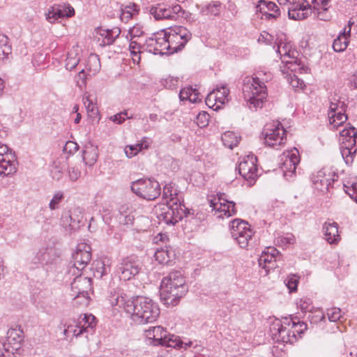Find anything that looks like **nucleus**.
I'll return each instance as SVG.
<instances>
[{"instance_id":"obj_17","label":"nucleus","mask_w":357,"mask_h":357,"mask_svg":"<svg viewBox=\"0 0 357 357\" xmlns=\"http://www.w3.org/2000/svg\"><path fill=\"white\" fill-rule=\"evenodd\" d=\"M282 162L280 165V169L283 173L284 177L289 179L294 175L296 169V165L300 162V157L298 151L296 149L294 151L288 152L287 155H284V158L281 159Z\"/></svg>"},{"instance_id":"obj_19","label":"nucleus","mask_w":357,"mask_h":357,"mask_svg":"<svg viewBox=\"0 0 357 357\" xmlns=\"http://www.w3.org/2000/svg\"><path fill=\"white\" fill-rule=\"evenodd\" d=\"M75 15L74 8L69 4H56L51 6L45 14L46 20L54 23L59 18L71 17Z\"/></svg>"},{"instance_id":"obj_27","label":"nucleus","mask_w":357,"mask_h":357,"mask_svg":"<svg viewBox=\"0 0 357 357\" xmlns=\"http://www.w3.org/2000/svg\"><path fill=\"white\" fill-rule=\"evenodd\" d=\"M58 257L56 250L50 248H42L38 250L36 255L35 259H36V262L42 264H52Z\"/></svg>"},{"instance_id":"obj_18","label":"nucleus","mask_w":357,"mask_h":357,"mask_svg":"<svg viewBox=\"0 0 357 357\" xmlns=\"http://www.w3.org/2000/svg\"><path fill=\"white\" fill-rule=\"evenodd\" d=\"M235 206V202L224 199L222 195L218 197V199L210 200V207L212 208V210L220 213L218 215L219 218H223V215L231 217L236 215L237 210Z\"/></svg>"},{"instance_id":"obj_43","label":"nucleus","mask_w":357,"mask_h":357,"mask_svg":"<svg viewBox=\"0 0 357 357\" xmlns=\"http://www.w3.org/2000/svg\"><path fill=\"white\" fill-rule=\"evenodd\" d=\"M346 112L338 111L333 114H328L329 122L333 128H337L343 124L347 120Z\"/></svg>"},{"instance_id":"obj_12","label":"nucleus","mask_w":357,"mask_h":357,"mask_svg":"<svg viewBox=\"0 0 357 357\" xmlns=\"http://www.w3.org/2000/svg\"><path fill=\"white\" fill-rule=\"evenodd\" d=\"M165 29L152 33L144 42L145 51L153 54H168Z\"/></svg>"},{"instance_id":"obj_32","label":"nucleus","mask_w":357,"mask_h":357,"mask_svg":"<svg viewBox=\"0 0 357 357\" xmlns=\"http://www.w3.org/2000/svg\"><path fill=\"white\" fill-rule=\"evenodd\" d=\"M191 344V342L183 343L178 336L171 335L167 333V338L164 340L161 346L172 347L174 349L185 348L186 349L188 347H190Z\"/></svg>"},{"instance_id":"obj_25","label":"nucleus","mask_w":357,"mask_h":357,"mask_svg":"<svg viewBox=\"0 0 357 357\" xmlns=\"http://www.w3.org/2000/svg\"><path fill=\"white\" fill-rule=\"evenodd\" d=\"M323 232L325 240L330 244H336L340 241L337 222H326L323 225Z\"/></svg>"},{"instance_id":"obj_7","label":"nucleus","mask_w":357,"mask_h":357,"mask_svg":"<svg viewBox=\"0 0 357 357\" xmlns=\"http://www.w3.org/2000/svg\"><path fill=\"white\" fill-rule=\"evenodd\" d=\"M341 154L347 164L351 163L357 151V130L349 126L340 132Z\"/></svg>"},{"instance_id":"obj_33","label":"nucleus","mask_w":357,"mask_h":357,"mask_svg":"<svg viewBox=\"0 0 357 357\" xmlns=\"http://www.w3.org/2000/svg\"><path fill=\"white\" fill-rule=\"evenodd\" d=\"M98 148L93 145L85 147L82 153V159L86 165L91 167L96 163L98 157Z\"/></svg>"},{"instance_id":"obj_20","label":"nucleus","mask_w":357,"mask_h":357,"mask_svg":"<svg viewBox=\"0 0 357 357\" xmlns=\"http://www.w3.org/2000/svg\"><path fill=\"white\" fill-rule=\"evenodd\" d=\"M82 218V209L79 207H74L62 215V225L66 229L68 228L70 231L76 230L79 228Z\"/></svg>"},{"instance_id":"obj_13","label":"nucleus","mask_w":357,"mask_h":357,"mask_svg":"<svg viewBox=\"0 0 357 357\" xmlns=\"http://www.w3.org/2000/svg\"><path fill=\"white\" fill-rule=\"evenodd\" d=\"M141 269V262L137 256L132 255L122 259L118 266L121 280H129L137 275Z\"/></svg>"},{"instance_id":"obj_10","label":"nucleus","mask_w":357,"mask_h":357,"mask_svg":"<svg viewBox=\"0 0 357 357\" xmlns=\"http://www.w3.org/2000/svg\"><path fill=\"white\" fill-rule=\"evenodd\" d=\"M190 214V210L184 204H166L160 209V212L158 213V218L167 225H174Z\"/></svg>"},{"instance_id":"obj_14","label":"nucleus","mask_w":357,"mask_h":357,"mask_svg":"<svg viewBox=\"0 0 357 357\" xmlns=\"http://www.w3.org/2000/svg\"><path fill=\"white\" fill-rule=\"evenodd\" d=\"M257 157L253 154L248 155L241 159L238 171L239 174L249 183L252 185L258 176V169L257 166Z\"/></svg>"},{"instance_id":"obj_6","label":"nucleus","mask_w":357,"mask_h":357,"mask_svg":"<svg viewBox=\"0 0 357 357\" xmlns=\"http://www.w3.org/2000/svg\"><path fill=\"white\" fill-rule=\"evenodd\" d=\"M291 318L284 317L282 320H275L270 327L271 337L275 342L293 344L297 341V337L292 333L289 323Z\"/></svg>"},{"instance_id":"obj_37","label":"nucleus","mask_w":357,"mask_h":357,"mask_svg":"<svg viewBox=\"0 0 357 357\" xmlns=\"http://www.w3.org/2000/svg\"><path fill=\"white\" fill-rule=\"evenodd\" d=\"M281 60L291 71H296L300 65V61L294 56V52H291L290 50L284 51Z\"/></svg>"},{"instance_id":"obj_28","label":"nucleus","mask_w":357,"mask_h":357,"mask_svg":"<svg viewBox=\"0 0 357 357\" xmlns=\"http://www.w3.org/2000/svg\"><path fill=\"white\" fill-rule=\"evenodd\" d=\"M353 24L349 22V30L346 31V29L341 33L337 38H335L333 43V48L335 52H342L344 51L349 44V37L350 36L351 33V25Z\"/></svg>"},{"instance_id":"obj_57","label":"nucleus","mask_w":357,"mask_h":357,"mask_svg":"<svg viewBox=\"0 0 357 357\" xmlns=\"http://www.w3.org/2000/svg\"><path fill=\"white\" fill-rule=\"evenodd\" d=\"M299 307L303 312L308 314L312 309V301L310 298H301L298 303Z\"/></svg>"},{"instance_id":"obj_3","label":"nucleus","mask_w":357,"mask_h":357,"mask_svg":"<svg viewBox=\"0 0 357 357\" xmlns=\"http://www.w3.org/2000/svg\"><path fill=\"white\" fill-rule=\"evenodd\" d=\"M270 75L257 72L251 77H246L243 81V93L246 101L252 105L255 109L261 107L264 100L267 97V82Z\"/></svg>"},{"instance_id":"obj_9","label":"nucleus","mask_w":357,"mask_h":357,"mask_svg":"<svg viewBox=\"0 0 357 357\" xmlns=\"http://www.w3.org/2000/svg\"><path fill=\"white\" fill-rule=\"evenodd\" d=\"M232 238L241 248H247L253 235L252 229L246 221L234 219L229 225Z\"/></svg>"},{"instance_id":"obj_44","label":"nucleus","mask_w":357,"mask_h":357,"mask_svg":"<svg viewBox=\"0 0 357 357\" xmlns=\"http://www.w3.org/2000/svg\"><path fill=\"white\" fill-rule=\"evenodd\" d=\"M11 52L12 48L9 45L8 38L6 35L0 33V61L7 58Z\"/></svg>"},{"instance_id":"obj_47","label":"nucleus","mask_w":357,"mask_h":357,"mask_svg":"<svg viewBox=\"0 0 357 357\" xmlns=\"http://www.w3.org/2000/svg\"><path fill=\"white\" fill-rule=\"evenodd\" d=\"M71 296L73 297V305L77 307H87L90 302L89 294L86 295L79 294H71Z\"/></svg>"},{"instance_id":"obj_39","label":"nucleus","mask_w":357,"mask_h":357,"mask_svg":"<svg viewBox=\"0 0 357 357\" xmlns=\"http://www.w3.org/2000/svg\"><path fill=\"white\" fill-rule=\"evenodd\" d=\"M211 92L215 93L216 102L220 105H224L228 102L229 90L225 85L217 86L216 89H213Z\"/></svg>"},{"instance_id":"obj_48","label":"nucleus","mask_w":357,"mask_h":357,"mask_svg":"<svg viewBox=\"0 0 357 357\" xmlns=\"http://www.w3.org/2000/svg\"><path fill=\"white\" fill-rule=\"evenodd\" d=\"M347 107V105L344 101L334 98L333 100H331L330 102L328 114L337 112L338 111L346 112Z\"/></svg>"},{"instance_id":"obj_41","label":"nucleus","mask_w":357,"mask_h":357,"mask_svg":"<svg viewBox=\"0 0 357 357\" xmlns=\"http://www.w3.org/2000/svg\"><path fill=\"white\" fill-rule=\"evenodd\" d=\"M241 137L233 132H226L222 136V141L225 146L232 149L239 143Z\"/></svg>"},{"instance_id":"obj_60","label":"nucleus","mask_w":357,"mask_h":357,"mask_svg":"<svg viewBox=\"0 0 357 357\" xmlns=\"http://www.w3.org/2000/svg\"><path fill=\"white\" fill-rule=\"evenodd\" d=\"M289 84L293 88L298 89H303L305 86L303 79L298 78L296 75H294L289 77Z\"/></svg>"},{"instance_id":"obj_30","label":"nucleus","mask_w":357,"mask_h":357,"mask_svg":"<svg viewBox=\"0 0 357 357\" xmlns=\"http://www.w3.org/2000/svg\"><path fill=\"white\" fill-rule=\"evenodd\" d=\"M129 41V50L132 56V59L135 63H139L141 60L140 54L144 50V43L142 44L140 40H127Z\"/></svg>"},{"instance_id":"obj_31","label":"nucleus","mask_w":357,"mask_h":357,"mask_svg":"<svg viewBox=\"0 0 357 357\" xmlns=\"http://www.w3.org/2000/svg\"><path fill=\"white\" fill-rule=\"evenodd\" d=\"M279 251L275 248H268L264 251L258 259L259 266L266 267L268 264H273L275 257H280Z\"/></svg>"},{"instance_id":"obj_36","label":"nucleus","mask_w":357,"mask_h":357,"mask_svg":"<svg viewBox=\"0 0 357 357\" xmlns=\"http://www.w3.org/2000/svg\"><path fill=\"white\" fill-rule=\"evenodd\" d=\"M121 32V29L119 27L102 30V32L101 33V36L103 37L102 45H112L116 39L120 36Z\"/></svg>"},{"instance_id":"obj_22","label":"nucleus","mask_w":357,"mask_h":357,"mask_svg":"<svg viewBox=\"0 0 357 357\" xmlns=\"http://www.w3.org/2000/svg\"><path fill=\"white\" fill-rule=\"evenodd\" d=\"M162 198L166 199L167 204L169 205L184 204L182 192L173 182L163 187Z\"/></svg>"},{"instance_id":"obj_59","label":"nucleus","mask_w":357,"mask_h":357,"mask_svg":"<svg viewBox=\"0 0 357 357\" xmlns=\"http://www.w3.org/2000/svg\"><path fill=\"white\" fill-rule=\"evenodd\" d=\"M128 112L126 111L119 112L115 115L109 116L108 119L109 121L116 123V124H121L125 121L126 119H128Z\"/></svg>"},{"instance_id":"obj_15","label":"nucleus","mask_w":357,"mask_h":357,"mask_svg":"<svg viewBox=\"0 0 357 357\" xmlns=\"http://www.w3.org/2000/svg\"><path fill=\"white\" fill-rule=\"evenodd\" d=\"M15 155L6 144L0 143V175L9 176L17 172Z\"/></svg>"},{"instance_id":"obj_58","label":"nucleus","mask_w":357,"mask_h":357,"mask_svg":"<svg viewBox=\"0 0 357 357\" xmlns=\"http://www.w3.org/2000/svg\"><path fill=\"white\" fill-rule=\"evenodd\" d=\"M209 114L206 112H201L197 115V124L200 128L206 126L208 123Z\"/></svg>"},{"instance_id":"obj_54","label":"nucleus","mask_w":357,"mask_h":357,"mask_svg":"<svg viewBox=\"0 0 357 357\" xmlns=\"http://www.w3.org/2000/svg\"><path fill=\"white\" fill-rule=\"evenodd\" d=\"M64 198L63 192L61 191L56 192L49 204V208L51 210H55L59 208V204Z\"/></svg>"},{"instance_id":"obj_49","label":"nucleus","mask_w":357,"mask_h":357,"mask_svg":"<svg viewBox=\"0 0 357 357\" xmlns=\"http://www.w3.org/2000/svg\"><path fill=\"white\" fill-rule=\"evenodd\" d=\"M276 9H279V8L274 2L265 0H259L257 6V10L259 12H264V10L276 12Z\"/></svg>"},{"instance_id":"obj_34","label":"nucleus","mask_w":357,"mask_h":357,"mask_svg":"<svg viewBox=\"0 0 357 357\" xmlns=\"http://www.w3.org/2000/svg\"><path fill=\"white\" fill-rule=\"evenodd\" d=\"M78 324L83 328L86 333H92L96 326L97 321L94 315L84 314L80 317Z\"/></svg>"},{"instance_id":"obj_45","label":"nucleus","mask_w":357,"mask_h":357,"mask_svg":"<svg viewBox=\"0 0 357 357\" xmlns=\"http://www.w3.org/2000/svg\"><path fill=\"white\" fill-rule=\"evenodd\" d=\"M144 34L143 26L139 24H135L132 27L130 28L126 38L127 40H140V38Z\"/></svg>"},{"instance_id":"obj_24","label":"nucleus","mask_w":357,"mask_h":357,"mask_svg":"<svg viewBox=\"0 0 357 357\" xmlns=\"http://www.w3.org/2000/svg\"><path fill=\"white\" fill-rule=\"evenodd\" d=\"M144 334L149 344L161 346L164 340L167 338V331L163 327L157 326L150 327L144 331Z\"/></svg>"},{"instance_id":"obj_38","label":"nucleus","mask_w":357,"mask_h":357,"mask_svg":"<svg viewBox=\"0 0 357 357\" xmlns=\"http://www.w3.org/2000/svg\"><path fill=\"white\" fill-rule=\"evenodd\" d=\"M101 68L100 61L97 54H91L87 60L86 70L89 73V75H95L98 73Z\"/></svg>"},{"instance_id":"obj_61","label":"nucleus","mask_w":357,"mask_h":357,"mask_svg":"<svg viewBox=\"0 0 357 357\" xmlns=\"http://www.w3.org/2000/svg\"><path fill=\"white\" fill-rule=\"evenodd\" d=\"M79 59L77 56H71L70 54H68L66 61V68L67 70H73L79 63Z\"/></svg>"},{"instance_id":"obj_53","label":"nucleus","mask_w":357,"mask_h":357,"mask_svg":"<svg viewBox=\"0 0 357 357\" xmlns=\"http://www.w3.org/2000/svg\"><path fill=\"white\" fill-rule=\"evenodd\" d=\"M142 149L143 144L137 143L136 144L127 146L125 148V153L128 158H131Z\"/></svg>"},{"instance_id":"obj_50","label":"nucleus","mask_w":357,"mask_h":357,"mask_svg":"<svg viewBox=\"0 0 357 357\" xmlns=\"http://www.w3.org/2000/svg\"><path fill=\"white\" fill-rule=\"evenodd\" d=\"M326 314L330 321L336 322L343 317V313L339 307H331L327 309Z\"/></svg>"},{"instance_id":"obj_40","label":"nucleus","mask_w":357,"mask_h":357,"mask_svg":"<svg viewBox=\"0 0 357 357\" xmlns=\"http://www.w3.org/2000/svg\"><path fill=\"white\" fill-rule=\"evenodd\" d=\"M221 3L218 1H212L211 3L204 6L200 10L202 15H213L217 16L220 12Z\"/></svg>"},{"instance_id":"obj_29","label":"nucleus","mask_w":357,"mask_h":357,"mask_svg":"<svg viewBox=\"0 0 357 357\" xmlns=\"http://www.w3.org/2000/svg\"><path fill=\"white\" fill-rule=\"evenodd\" d=\"M139 8L135 3H130L128 5H122L121 6L120 19L123 22H128L135 15H138Z\"/></svg>"},{"instance_id":"obj_63","label":"nucleus","mask_w":357,"mask_h":357,"mask_svg":"<svg viewBox=\"0 0 357 357\" xmlns=\"http://www.w3.org/2000/svg\"><path fill=\"white\" fill-rule=\"evenodd\" d=\"M81 176V171L78 167L73 166L68 168V176L71 181H76Z\"/></svg>"},{"instance_id":"obj_56","label":"nucleus","mask_w":357,"mask_h":357,"mask_svg":"<svg viewBox=\"0 0 357 357\" xmlns=\"http://www.w3.org/2000/svg\"><path fill=\"white\" fill-rule=\"evenodd\" d=\"M165 6V5L161 4H158L157 6H152L149 8V13L155 17V20H162L161 14L163 13Z\"/></svg>"},{"instance_id":"obj_4","label":"nucleus","mask_w":357,"mask_h":357,"mask_svg":"<svg viewBox=\"0 0 357 357\" xmlns=\"http://www.w3.org/2000/svg\"><path fill=\"white\" fill-rule=\"evenodd\" d=\"M165 31L168 54L181 51L192 38L191 32L182 26L171 27Z\"/></svg>"},{"instance_id":"obj_8","label":"nucleus","mask_w":357,"mask_h":357,"mask_svg":"<svg viewBox=\"0 0 357 357\" xmlns=\"http://www.w3.org/2000/svg\"><path fill=\"white\" fill-rule=\"evenodd\" d=\"M261 135L264 138L265 144L275 149L283 146L287 141L286 131L280 122L267 123Z\"/></svg>"},{"instance_id":"obj_62","label":"nucleus","mask_w":357,"mask_h":357,"mask_svg":"<svg viewBox=\"0 0 357 357\" xmlns=\"http://www.w3.org/2000/svg\"><path fill=\"white\" fill-rule=\"evenodd\" d=\"M79 149V145L73 141H68L63 146V151L68 154L75 153Z\"/></svg>"},{"instance_id":"obj_21","label":"nucleus","mask_w":357,"mask_h":357,"mask_svg":"<svg viewBox=\"0 0 357 357\" xmlns=\"http://www.w3.org/2000/svg\"><path fill=\"white\" fill-rule=\"evenodd\" d=\"M289 19L301 20L307 18L312 13L311 6L306 0L301 2L287 6Z\"/></svg>"},{"instance_id":"obj_35","label":"nucleus","mask_w":357,"mask_h":357,"mask_svg":"<svg viewBox=\"0 0 357 357\" xmlns=\"http://www.w3.org/2000/svg\"><path fill=\"white\" fill-rule=\"evenodd\" d=\"M6 340L8 344L16 346L15 349H17L23 341V331L20 328H10L7 332Z\"/></svg>"},{"instance_id":"obj_5","label":"nucleus","mask_w":357,"mask_h":357,"mask_svg":"<svg viewBox=\"0 0 357 357\" xmlns=\"http://www.w3.org/2000/svg\"><path fill=\"white\" fill-rule=\"evenodd\" d=\"M131 190L138 197L147 200H154L161 194L160 183L150 178H140L133 181Z\"/></svg>"},{"instance_id":"obj_52","label":"nucleus","mask_w":357,"mask_h":357,"mask_svg":"<svg viewBox=\"0 0 357 357\" xmlns=\"http://www.w3.org/2000/svg\"><path fill=\"white\" fill-rule=\"evenodd\" d=\"M284 283L290 292L297 291L298 278L296 275H289L284 280Z\"/></svg>"},{"instance_id":"obj_55","label":"nucleus","mask_w":357,"mask_h":357,"mask_svg":"<svg viewBox=\"0 0 357 357\" xmlns=\"http://www.w3.org/2000/svg\"><path fill=\"white\" fill-rule=\"evenodd\" d=\"M110 271L109 266H106L104 262L98 261L97 263V267L94 273V276L97 278H102L104 275H107Z\"/></svg>"},{"instance_id":"obj_46","label":"nucleus","mask_w":357,"mask_h":357,"mask_svg":"<svg viewBox=\"0 0 357 357\" xmlns=\"http://www.w3.org/2000/svg\"><path fill=\"white\" fill-rule=\"evenodd\" d=\"M289 325L292 330V333L296 336L297 340L301 337V335L305 332L307 329V324L303 321H296L294 319L291 318V322L289 323Z\"/></svg>"},{"instance_id":"obj_23","label":"nucleus","mask_w":357,"mask_h":357,"mask_svg":"<svg viewBox=\"0 0 357 357\" xmlns=\"http://www.w3.org/2000/svg\"><path fill=\"white\" fill-rule=\"evenodd\" d=\"M76 277L71 282V291L73 294L86 295L89 294L92 287L91 279L88 277H82L81 273H77Z\"/></svg>"},{"instance_id":"obj_2","label":"nucleus","mask_w":357,"mask_h":357,"mask_svg":"<svg viewBox=\"0 0 357 357\" xmlns=\"http://www.w3.org/2000/svg\"><path fill=\"white\" fill-rule=\"evenodd\" d=\"M188 286L183 274L179 271L170 272L163 278L160 284V298L164 305H176L180 299L188 292Z\"/></svg>"},{"instance_id":"obj_1","label":"nucleus","mask_w":357,"mask_h":357,"mask_svg":"<svg viewBox=\"0 0 357 357\" xmlns=\"http://www.w3.org/2000/svg\"><path fill=\"white\" fill-rule=\"evenodd\" d=\"M112 305L123 307L130 314L131 319L137 324L153 323L158 318L160 310L157 303L148 297L137 296L132 300L122 294H114L110 298Z\"/></svg>"},{"instance_id":"obj_42","label":"nucleus","mask_w":357,"mask_h":357,"mask_svg":"<svg viewBox=\"0 0 357 357\" xmlns=\"http://www.w3.org/2000/svg\"><path fill=\"white\" fill-rule=\"evenodd\" d=\"M82 101L89 116L93 118L97 116L99 111L96 103L93 102V100L91 98V96L89 95H84Z\"/></svg>"},{"instance_id":"obj_26","label":"nucleus","mask_w":357,"mask_h":357,"mask_svg":"<svg viewBox=\"0 0 357 357\" xmlns=\"http://www.w3.org/2000/svg\"><path fill=\"white\" fill-rule=\"evenodd\" d=\"M154 256L155 260L163 265H170L176 259L175 250L171 246L167 245L157 249Z\"/></svg>"},{"instance_id":"obj_16","label":"nucleus","mask_w":357,"mask_h":357,"mask_svg":"<svg viewBox=\"0 0 357 357\" xmlns=\"http://www.w3.org/2000/svg\"><path fill=\"white\" fill-rule=\"evenodd\" d=\"M338 176L334 172L328 169L319 170L312 178L314 187L321 192L328 191L331 184L337 180Z\"/></svg>"},{"instance_id":"obj_51","label":"nucleus","mask_w":357,"mask_h":357,"mask_svg":"<svg viewBox=\"0 0 357 357\" xmlns=\"http://www.w3.org/2000/svg\"><path fill=\"white\" fill-rule=\"evenodd\" d=\"M325 319V315L321 310L310 311L307 314V319L310 321L311 324H317Z\"/></svg>"},{"instance_id":"obj_11","label":"nucleus","mask_w":357,"mask_h":357,"mask_svg":"<svg viewBox=\"0 0 357 357\" xmlns=\"http://www.w3.org/2000/svg\"><path fill=\"white\" fill-rule=\"evenodd\" d=\"M73 266L69 272L73 275L81 273L91 259V247L85 243H79L72 255Z\"/></svg>"},{"instance_id":"obj_64","label":"nucleus","mask_w":357,"mask_h":357,"mask_svg":"<svg viewBox=\"0 0 357 357\" xmlns=\"http://www.w3.org/2000/svg\"><path fill=\"white\" fill-rule=\"evenodd\" d=\"M344 186L347 188L345 190L346 192L357 203V184L352 183L351 186L347 184H344Z\"/></svg>"}]
</instances>
